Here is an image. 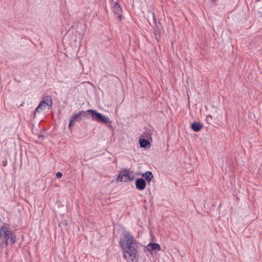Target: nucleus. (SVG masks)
Returning <instances> with one entry per match:
<instances>
[{"label":"nucleus","mask_w":262,"mask_h":262,"mask_svg":"<svg viewBox=\"0 0 262 262\" xmlns=\"http://www.w3.org/2000/svg\"><path fill=\"white\" fill-rule=\"evenodd\" d=\"M119 243L124 253V257L128 262H135L138 259V245L130 232H123L120 236Z\"/></svg>","instance_id":"obj_1"},{"label":"nucleus","mask_w":262,"mask_h":262,"mask_svg":"<svg viewBox=\"0 0 262 262\" xmlns=\"http://www.w3.org/2000/svg\"><path fill=\"white\" fill-rule=\"evenodd\" d=\"M79 115H80L81 118L82 117L89 118V115H90L93 121H97L102 124L110 123L108 126L110 128L112 127L111 124V121H110L109 118L101 113L98 112L96 110L90 109L86 111H80L79 112Z\"/></svg>","instance_id":"obj_2"},{"label":"nucleus","mask_w":262,"mask_h":262,"mask_svg":"<svg viewBox=\"0 0 262 262\" xmlns=\"http://www.w3.org/2000/svg\"><path fill=\"white\" fill-rule=\"evenodd\" d=\"M12 231L5 226H2L0 230V238L3 240V244L6 247L8 245V240L12 235Z\"/></svg>","instance_id":"obj_3"},{"label":"nucleus","mask_w":262,"mask_h":262,"mask_svg":"<svg viewBox=\"0 0 262 262\" xmlns=\"http://www.w3.org/2000/svg\"><path fill=\"white\" fill-rule=\"evenodd\" d=\"M129 169H124L120 171L117 179V182H127V178L129 174Z\"/></svg>","instance_id":"obj_4"},{"label":"nucleus","mask_w":262,"mask_h":262,"mask_svg":"<svg viewBox=\"0 0 262 262\" xmlns=\"http://www.w3.org/2000/svg\"><path fill=\"white\" fill-rule=\"evenodd\" d=\"M146 183L143 178H138L135 181L136 188L139 190H142L146 187Z\"/></svg>","instance_id":"obj_5"},{"label":"nucleus","mask_w":262,"mask_h":262,"mask_svg":"<svg viewBox=\"0 0 262 262\" xmlns=\"http://www.w3.org/2000/svg\"><path fill=\"white\" fill-rule=\"evenodd\" d=\"M114 12L118 15V19L119 21L122 19V9L119 4L116 2L114 4Z\"/></svg>","instance_id":"obj_6"},{"label":"nucleus","mask_w":262,"mask_h":262,"mask_svg":"<svg viewBox=\"0 0 262 262\" xmlns=\"http://www.w3.org/2000/svg\"><path fill=\"white\" fill-rule=\"evenodd\" d=\"M147 249L150 252L154 250L159 251L161 250V247L159 244L150 243L147 245Z\"/></svg>","instance_id":"obj_7"},{"label":"nucleus","mask_w":262,"mask_h":262,"mask_svg":"<svg viewBox=\"0 0 262 262\" xmlns=\"http://www.w3.org/2000/svg\"><path fill=\"white\" fill-rule=\"evenodd\" d=\"M203 128V125L200 122H194L191 125V128L195 132H199Z\"/></svg>","instance_id":"obj_8"},{"label":"nucleus","mask_w":262,"mask_h":262,"mask_svg":"<svg viewBox=\"0 0 262 262\" xmlns=\"http://www.w3.org/2000/svg\"><path fill=\"white\" fill-rule=\"evenodd\" d=\"M42 101L49 107V108L52 107L53 104L52 98L50 96H45L43 97Z\"/></svg>","instance_id":"obj_9"},{"label":"nucleus","mask_w":262,"mask_h":262,"mask_svg":"<svg viewBox=\"0 0 262 262\" xmlns=\"http://www.w3.org/2000/svg\"><path fill=\"white\" fill-rule=\"evenodd\" d=\"M46 106L47 105L45 104V103L41 100L38 106L35 108L34 111L33 117L34 118L35 117L36 113L37 112H39L40 111L44 110L46 108Z\"/></svg>","instance_id":"obj_10"},{"label":"nucleus","mask_w":262,"mask_h":262,"mask_svg":"<svg viewBox=\"0 0 262 262\" xmlns=\"http://www.w3.org/2000/svg\"><path fill=\"white\" fill-rule=\"evenodd\" d=\"M139 143L140 147L142 148H148L150 146V143L147 139L143 138L140 139Z\"/></svg>","instance_id":"obj_11"},{"label":"nucleus","mask_w":262,"mask_h":262,"mask_svg":"<svg viewBox=\"0 0 262 262\" xmlns=\"http://www.w3.org/2000/svg\"><path fill=\"white\" fill-rule=\"evenodd\" d=\"M141 174L142 177L145 178L146 180L147 181L148 183L150 182L154 177L152 173L149 171H146L145 173H142Z\"/></svg>","instance_id":"obj_12"},{"label":"nucleus","mask_w":262,"mask_h":262,"mask_svg":"<svg viewBox=\"0 0 262 262\" xmlns=\"http://www.w3.org/2000/svg\"><path fill=\"white\" fill-rule=\"evenodd\" d=\"M72 118L75 121H77V122H79L80 121H81L82 120L80 115H79V112L77 114L74 115L72 117Z\"/></svg>","instance_id":"obj_13"},{"label":"nucleus","mask_w":262,"mask_h":262,"mask_svg":"<svg viewBox=\"0 0 262 262\" xmlns=\"http://www.w3.org/2000/svg\"><path fill=\"white\" fill-rule=\"evenodd\" d=\"M10 242L11 244H14L16 241V236L14 234V233L12 231V235L10 237Z\"/></svg>","instance_id":"obj_14"},{"label":"nucleus","mask_w":262,"mask_h":262,"mask_svg":"<svg viewBox=\"0 0 262 262\" xmlns=\"http://www.w3.org/2000/svg\"><path fill=\"white\" fill-rule=\"evenodd\" d=\"M134 179V176L133 175V172L129 171V174H128V178H127V181H131L133 180Z\"/></svg>","instance_id":"obj_15"},{"label":"nucleus","mask_w":262,"mask_h":262,"mask_svg":"<svg viewBox=\"0 0 262 262\" xmlns=\"http://www.w3.org/2000/svg\"><path fill=\"white\" fill-rule=\"evenodd\" d=\"M154 34H155L156 39L157 40H158V39L160 38V31L158 30H155V32H154Z\"/></svg>","instance_id":"obj_16"},{"label":"nucleus","mask_w":262,"mask_h":262,"mask_svg":"<svg viewBox=\"0 0 262 262\" xmlns=\"http://www.w3.org/2000/svg\"><path fill=\"white\" fill-rule=\"evenodd\" d=\"M75 121L74 120H73L72 119V118L71 117L70 120V122H69V128L70 130H71L72 126L74 125Z\"/></svg>","instance_id":"obj_17"},{"label":"nucleus","mask_w":262,"mask_h":262,"mask_svg":"<svg viewBox=\"0 0 262 262\" xmlns=\"http://www.w3.org/2000/svg\"><path fill=\"white\" fill-rule=\"evenodd\" d=\"M62 173L61 172H58L56 174V177L58 179L61 178L62 177Z\"/></svg>","instance_id":"obj_18"},{"label":"nucleus","mask_w":262,"mask_h":262,"mask_svg":"<svg viewBox=\"0 0 262 262\" xmlns=\"http://www.w3.org/2000/svg\"><path fill=\"white\" fill-rule=\"evenodd\" d=\"M67 224V221H64L62 222L61 223H60L59 225V226H61V225L66 226Z\"/></svg>","instance_id":"obj_19"},{"label":"nucleus","mask_w":262,"mask_h":262,"mask_svg":"<svg viewBox=\"0 0 262 262\" xmlns=\"http://www.w3.org/2000/svg\"><path fill=\"white\" fill-rule=\"evenodd\" d=\"M2 164L4 166H6L7 164V161L6 160L3 161Z\"/></svg>","instance_id":"obj_20"},{"label":"nucleus","mask_w":262,"mask_h":262,"mask_svg":"<svg viewBox=\"0 0 262 262\" xmlns=\"http://www.w3.org/2000/svg\"><path fill=\"white\" fill-rule=\"evenodd\" d=\"M209 118L211 119V118H212V116H211V115H207V117H206V120H207V121H208V119H209Z\"/></svg>","instance_id":"obj_21"},{"label":"nucleus","mask_w":262,"mask_h":262,"mask_svg":"<svg viewBox=\"0 0 262 262\" xmlns=\"http://www.w3.org/2000/svg\"><path fill=\"white\" fill-rule=\"evenodd\" d=\"M212 107L214 108V112H217V107L214 105L212 106Z\"/></svg>","instance_id":"obj_22"},{"label":"nucleus","mask_w":262,"mask_h":262,"mask_svg":"<svg viewBox=\"0 0 262 262\" xmlns=\"http://www.w3.org/2000/svg\"><path fill=\"white\" fill-rule=\"evenodd\" d=\"M216 1V0H211V1H212V2H215Z\"/></svg>","instance_id":"obj_23"}]
</instances>
